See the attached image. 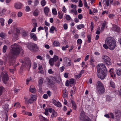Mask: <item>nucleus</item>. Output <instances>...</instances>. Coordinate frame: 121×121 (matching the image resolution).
<instances>
[{
    "label": "nucleus",
    "instance_id": "obj_45",
    "mask_svg": "<svg viewBox=\"0 0 121 121\" xmlns=\"http://www.w3.org/2000/svg\"><path fill=\"white\" fill-rule=\"evenodd\" d=\"M4 90V87L2 86H0V95H2V94Z\"/></svg>",
    "mask_w": 121,
    "mask_h": 121
},
{
    "label": "nucleus",
    "instance_id": "obj_20",
    "mask_svg": "<svg viewBox=\"0 0 121 121\" xmlns=\"http://www.w3.org/2000/svg\"><path fill=\"white\" fill-rule=\"evenodd\" d=\"M44 10L45 14L48 15L49 11V8L47 6L46 7L44 8Z\"/></svg>",
    "mask_w": 121,
    "mask_h": 121
},
{
    "label": "nucleus",
    "instance_id": "obj_5",
    "mask_svg": "<svg viewBox=\"0 0 121 121\" xmlns=\"http://www.w3.org/2000/svg\"><path fill=\"white\" fill-rule=\"evenodd\" d=\"M102 59L103 62L106 65L108 66L111 65V60L108 56L103 55L102 56Z\"/></svg>",
    "mask_w": 121,
    "mask_h": 121
},
{
    "label": "nucleus",
    "instance_id": "obj_44",
    "mask_svg": "<svg viewBox=\"0 0 121 121\" xmlns=\"http://www.w3.org/2000/svg\"><path fill=\"white\" fill-rule=\"evenodd\" d=\"M7 49V46L5 45L4 46L3 48V52L4 53H5L6 52V50Z\"/></svg>",
    "mask_w": 121,
    "mask_h": 121
},
{
    "label": "nucleus",
    "instance_id": "obj_30",
    "mask_svg": "<svg viewBox=\"0 0 121 121\" xmlns=\"http://www.w3.org/2000/svg\"><path fill=\"white\" fill-rule=\"evenodd\" d=\"M91 35L90 34L87 35V37L88 39L87 41L89 43H90L91 41Z\"/></svg>",
    "mask_w": 121,
    "mask_h": 121
},
{
    "label": "nucleus",
    "instance_id": "obj_52",
    "mask_svg": "<svg viewBox=\"0 0 121 121\" xmlns=\"http://www.w3.org/2000/svg\"><path fill=\"white\" fill-rule=\"evenodd\" d=\"M39 1L38 0H35L34 2V6H36L39 4Z\"/></svg>",
    "mask_w": 121,
    "mask_h": 121
},
{
    "label": "nucleus",
    "instance_id": "obj_40",
    "mask_svg": "<svg viewBox=\"0 0 121 121\" xmlns=\"http://www.w3.org/2000/svg\"><path fill=\"white\" fill-rule=\"evenodd\" d=\"M60 63L59 61H58L55 63L54 65L55 66L58 67L60 66Z\"/></svg>",
    "mask_w": 121,
    "mask_h": 121
},
{
    "label": "nucleus",
    "instance_id": "obj_56",
    "mask_svg": "<svg viewBox=\"0 0 121 121\" xmlns=\"http://www.w3.org/2000/svg\"><path fill=\"white\" fill-rule=\"evenodd\" d=\"M55 105L59 107H61V104L59 102H57Z\"/></svg>",
    "mask_w": 121,
    "mask_h": 121
},
{
    "label": "nucleus",
    "instance_id": "obj_59",
    "mask_svg": "<svg viewBox=\"0 0 121 121\" xmlns=\"http://www.w3.org/2000/svg\"><path fill=\"white\" fill-rule=\"evenodd\" d=\"M31 80V78L30 77L27 78L26 80V84L27 85H28V82Z\"/></svg>",
    "mask_w": 121,
    "mask_h": 121
},
{
    "label": "nucleus",
    "instance_id": "obj_22",
    "mask_svg": "<svg viewBox=\"0 0 121 121\" xmlns=\"http://www.w3.org/2000/svg\"><path fill=\"white\" fill-rule=\"evenodd\" d=\"M57 115L58 114L57 112H56L55 110H53L51 115V117L53 118L56 117Z\"/></svg>",
    "mask_w": 121,
    "mask_h": 121
},
{
    "label": "nucleus",
    "instance_id": "obj_27",
    "mask_svg": "<svg viewBox=\"0 0 121 121\" xmlns=\"http://www.w3.org/2000/svg\"><path fill=\"white\" fill-rule=\"evenodd\" d=\"M60 43L56 41H54L53 43V46H60Z\"/></svg>",
    "mask_w": 121,
    "mask_h": 121
},
{
    "label": "nucleus",
    "instance_id": "obj_9",
    "mask_svg": "<svg viewBox=\"0 0 121 121\" xmlns=\"http://www.w3.org/2000/svg\"><path fill=\"white\" fill-rule=\"evenodd\" d=\"M63 60L65 66H69L71 65V62L70 59L66 57H65L64 58Z\"/></svg>",
    "mask_w": 121,
    "mask_h": 121
},
{
    "label": "nucleus",
    "instance_id": "obj_32",
    "mask_svg": "<svg viewBox=\"0 0 121 121\" xmlns=\"http://www.w3.org/2000/svg\"><path fill=\"white\" fill-rule=\"evenodd\" d=\"M5 12L6 10L4 9L0 10V16H2L3 15Z\"/></svg>",
    "mask_w": 121,
    "mask_h": 121
},
{
    "label": "nucleus",
    "instance_id": "obj_41",
    "mask_svg": "<svg viewBox=\"0 0 121 121\" xmlns=\"http://www.w3.org/2000/svg\"><path fill=\"white\" fill-rule=\"evenodd\" d=\"M114 70L113 69L111 68L109 71L108 72L110 73V74H113L114 75H116L115 72L114 71Z\"/></svg>",
    "mask_w": 121,
    "mask_h": 121
},
{
    "label": "nucleus",
    "instance_id": "obj_3",
    "mask_svg": "<svg viewBox=\"0 0 121 121\" xmlns=\"http://www.w3.org/2000/svg\"><path fill=\"white\" fill-rule=\"evenodd\" d=\"M26 60L25 59V61L22 59H20L19 61L22 63V68H24L25 67H28L29 66L30 67L31 65V61L28 58H26Z\"/></svg>",
    "mask_w": 121,
    "mask_h": 121
},
{
    "label": "nucleus",
    "instance_id": "obj_50",
    "mask_svg": "<svg viewBox=\"0 0 121 121\" xmlns=\"http://www.w3.org/2000/svg\"><path fill=\"white\" fill-rule=\"evenodd\" d=\"M94 26L95 25L93 22H91V31L93 30Z\"/></svg>",
    "mask_w": 121,
    "mask_h": 121
},
{
    "label": "nucleus",
    "instance_id": "obj_62",
    "mask_svg": "<svg viewBox=\"0 0 121 121\" xmlns=\"http://www.w3.org/2000/svg\"><path fill=\"white\" fill-rule=\"evenodd\" d=\"M26 11L27 12L29 11L30 10V8L28 6H26Z\"/></svg>",
    "mask_w": 121,
    "mask_h": 121
},
{
    "label": "nucleus",
    "instance_id": "obj_13",
    "mask_svg": "<svg viewBox=\"0 0 121 121\" xmlns=\"http://www.w3.org/2000/svg\"><path fill=\"white\" fill-rule=\"evenodd\" d=\"M23 4L20 2L16 3L14 4V7L16 9H20L22 7Z\"/></svg>",
    "mask_w": 121,
    "mask_h": 121
},
{
    "label": "nucleus",
    "instance_id": "obj_18",
    "mask_svg": "<svg viewBox=\"0 0 121 121\" xmlns=\"http://www.w3.org/2000/svg\"><path fill=\"white\" fill-rule=\"evenodd\" d=\"M102 88L101 89H98L97 90V91L99 94H101L104 93V88Z\"/></svg>",
    "mask_w": 121,
    "mask_h": 121
},
{
    "label": "nucleus",
    "instance_id": "obj_17",
    "mask_svg": "<svg viewBox=\"0 0 121 121\" xmlns=\"http://www.w3.org/2000/svg\"><path fill=\"white\" fill-rule=\"evenodd\" d=\"M30 36L31 38L33 39L34 41H36L37 40V37L34 33H31Z\"/></svg>",
    "mask_w": 121,
    "mask_h": 121
},
{
    "label": "nucleus",
    "instance_id": "obj_16",
    "mask_svg": "<svg viewBox=\"0 0 121 121\" xmlns=\"http://www.w3.org/2000/svg\"><path fill=\"white\" fill-rule=\"evenodd\" d=\"M86 117H88L86 116L85 115L84 112H82L80 113V119L83 120L84 121L86 119Z\"/></svg>",
    "mask_w": 121,
    "mask_h": 121
},
{
    "label": "nucleus",
    "instance_id": "obj_48",
    "mask_svg": "<svg viewBox=\"0 0 121 121\" xmlns=\"http://www.w3.org/2000/svg\"><path fill=\"white\" fill-rule=\"evenodd\" d=\"M94 61L95 60L93 56L92 55H91L90 56V62H94Z\"/></svg>",
    "mask_w": 121,
    "mask_h": 121
},
{
    "label": "nucleus",
    "instance_id": "obj_38",
    "mask_svg": "<svg viewBox=\"0 0 121 121\" xmlns=\"http://www.w3.org/2000/svg\"><path fill=\"white\" fill-rule=\"evenodd\" d=\"M55 30V28L53 26H52L49 32L50 33H53V31Z\"/></svg>",
    "mask_w": 121,
    "mask_h": 121
},
{
    "label": "nucleus",
    "instance_id": "obj_47",
    "mask_svg": "<svg viewBox=\"0 0 121 121\" xmlns=\"http://www.w3.org/2000/svg\"><path fill=\"white\" fill-rule=\"evenodd\" d=\"M22 35L23 36H26L28 35V33L25 31H23L22 33Z\"/></svg>",
    "mask_w": 121,
    "mask_h": 121
},
{
    "label": "nucleus",
    "instance_id": "obj_46",
    "mask_svg": "<svg viewBox=\"0 0 121 121\" xmlns=\"http://www.w3.org/2000/svg\"><path fill=\"white\" fill-rule=\"evenodd\" d=\"M110 84L111 86L113 88H114L115 87V83L112 81L111 80L110 82Z\"/></svg>",
    "mask_w": 121,
    "mask_h": 121
},
{
    "label": "nucleus",
    "instance_id": "obj_29",
    "mask_svg": "<svg viewBox=\"0 0 121 121\" xmlns=\"http://www.w3.org/2000/svg\"><path fill=\"white\" fill-rule=\"evenodd\" d=\"M84 27L85 25H84L83 24H81L78 25H77V28L78 29L80 30L82 28H84Z\"/></svg>",
    "mask_w": 121,
    "mask_h": 121
},
{
    "label": "nucleus",
    "instance_id": "obj_49",
    "mask_svg": "<svg viewBox=\"0 0 121 121\" xmlns=\"http://www.w3.org/2000/svg\"><path fill=\"white\" fill-rule=\"evenodd\" d=\"M82 40L80 39H78L77 41V44H79V45H81L82 43Z\"/></svg>",
    "mask_w": 121,
    "mask_h": 121
},
{
    "label": "nucleus",
    "instance_id": "obj_57",
    "mask_svg": "<svg viewBox=\"0 0 121 121\" xmlns=\"http://www.w3.org/2000/svg\"><path fill=\"white\" fill-rule=\"evenodd\" d=\"M81 75L79 74H78L76 75L75 76V78L76 79H79L81 76Z\"/></svg>",
    "mask_w": 121,
    "mask_h": 121
},
{
    "label": "nucleus",
    "instance_id": "obj_53",
    "mask_svg": "<svg viewBox=\"0 0 121 121\" xmlns=\"http://www.w3.org/2000/svg\"><path fill=\"white\" fill-rule=\"evenodd\" d=\"M22 15V13L20 11L18 12L17 13V16L19 17H21Z\"/></svg>",
    "mask_w": 121,
    "mask_h": 121
},
{
    "label": "nucleus",
    "instance_id": "obj_37",
    "mask_svg": "<svg viewBox=\"0 0 121 121\" xmlns=\"http://www.w3.org/2000/svg\"><path fill=\"white\" fill-rule=\"evenodd\" d=\"M6 36V34L3 32H1L0 33V37L2 39H4Z\"/></svg>",
    "mask_w": 121,
    "mask_h": 121
},
{
    "label": "nucleus",
    "instance_id": "obj_10",
    "mask_svg": "<svg viewBox=\"0 0 121 121\" xmlns=\"http://www.w3.org/2000/svg\"><path fill=\"white\" fill-rule=\"evenodd\" d=\"M116 121H119L120 117L121 116V112L119 110H115V111Z\"/></svg>",
    "mask_w": 121,
    "mask_h": 121
},
{
    "label": "nucleus",
    "instance_id": "obj_42",
    "mask_svg": "<svg viewBox=\"0 0 121 121\" xmlns=\"http://www.w3.org/2000/svg\"><path fill=\"white\" fill-rule=\"evenodd\" d=\"M41 4L42 6H44L46 4V2L45 0H42L41 1Z\"/></svg>",
    "mask_w": 121,
    "mask_h": 121
},
{
    "label": "nucleus",
    "instance_id": "obj_61",
    "mask_svg": "<svg viewBox=\"0 0 121 121\" xmlns=\"http://www.w3.org/2000/svg\"><path fill=\"white\" fill-rule=\"evenodd\" d=\"M103 47L106 49H107L108 48V46L106 44H104L103 45Z\"/></svg>",
    "mask_w": 121,
    "mask_h": 121
},
{
    "label": "nucleus",
    "instance_id": "obj_26",
    "mask_svg": "<svg viewBox=\"0 0 121 121\" xmlns=\"http://www.w3.org/2000/svg\"><path fill=\"white\" fill-rule=\"evenodd\" d=\"M39 11L37 9H36L33 13V14L34 16H37L39 14Z\"/></svg>",
    "mask_w": 121,
    "mask_h": 121
},
{
    "label": "nucleus",
    "instance_id": "obj_8",
    "mask_svg": "<svg viewBox=\"0 0 121 121\" xmlns=\"http://www.w3.org/2000/svg\"><path fill=\"white\" fill-rule=\"evenodd\" d=\"M58 59V56L56 55L54 56L53 58H50L49 61V63L50 65L53 66L54 65V62L56 61Z\"/></svg>",
    "mask_w": 121,
    "mask_h": 121
},
{
    "label": "nucleus",
    "instance_id": "obj_54",
    "mask_svg": "<svg viewBox=\"0 0 121 121\" xmlns=\"http://www.w3.org/2000/svg\"><path fill=\"white\" fill-rule=\"evenodd\" d=\"M16 106L17 108H19L20 107V105L19 103H16L14 105V106Z\"/></svg>",
    "mask_w": 121,
    "mask_h": 121
},
{
    "label": "nucleus",
    "instance_id": "obj_34",
    "mask_svg": "<svg viewBox=\"0 0 121 121\" xmlns=\"http://www.w3.org/2000/svg\"><path fill=\"white\" fill-rule=\"evenodd\" d=\"M70 12L72 13H74L76 15H77V12L76 9H72L71 11Z\"/></svg>",
    "mask_w": 121,
    "mask_h": 121
},
{
    "label": "nucleus",
    "instance_id": "obj_43",
    "mask_svg": "<svg viewBox=\"0 0 121 121\" xmlns=\"http://www.w3.org/2000/svg\"><path fill=\"white\" fill-rule=\"evenodd\" d=\"M37 67V64L36 62H34L33 63L32 65L33 68L34 69H35Z\"/></svg>",
    "mask_w": 121,
    "mask_h": 121
},
{
    "label": "nucleus",
    "instance_id": "obj_11",
    "mask_svg": "<svg viewBox=\"0 0 121 121\" xmlns=\"http://www.w3.org/2000/svg\"><path fill=\"white\" fill-rule=\"evenodd\" d=\"M104 68H106L105 65L103 63L99 64L97 65V73L102 70V69H104Z\"/></svg>",
    "mask_w": 121,
    "mask_h": 121
},
{
    "label": "nucleus",
    "instance_id": "obj_21",
    "mask_svg": "<svg viewBox=\"0 0 121 121\" xmlns=\"http://www.w3.org/2000/svg\"><path fill=\"white\" fill-rule=\"evenodd\" d=\"M71 103L72 106L73 108V109L75 110L77 108L76 103L73 100H71Z\"/></svg>",
    "mask_w": 121,
    "mask_h": 121
},
{
    "label": "nucleus",
    "instance_id": "obj_60",
    "mask_svg": "<svg viewBox=\"0 0 121 121\" xmlns=\"http://www.w3.org/2000/svg\"><path fill=\"white\" fill-rule=\"evenodd\" d=\"M55 84L54 82L52 81H51V82H50L49 85L52 87H53L54 86V84Z\"/></svg>",
    "mask_w": 121,
    "mask_h": 121
},
{
    "label": "nucleus",
    "instance_id": "obj_35",
    "mask_svg": "<svg viewBox=\"0 0 121 121\" xmlns=\"http://www.w3.org/2000/svg\"><path fill=\"white\" fill-rule=\"evenodd\" d=\"M52 13L54 15H57V12L56 9H53L52 10Z\"/></svg>",
    "mask_w": 121,
    "mask_h": 121
},
{
    "label": "nucleus",
    "instance_id": "obj_33",
    "mask_svg": "<svg viewBox=\"0 0 121 121\" xmlns=\"http://www.w3.org/2000/svg\"><path fill=\"white\" fill-rule=\"evenodd\" d=\"M4 19L2 18H0V22L2 26H4Z\"/></svg>",
    "mask_w": 121,
    "mask_h": 121
},
{
    "label": "nucleus",
    "instance_id": "obj_12",
    "mask_svg": "<svg viewBox=\"0 0 121 121\" xmlns=\"http://www.w3.org/2000/svg\"><path fill=\"white\" fill-rule=\"evenodd\" d=\"M37 98L36 96L35 95H32L30 99H26V101L28 103H29L30 104H31L33 102V101H35L36 100Z\"/></svg>",
    "mask_w": 121,
    "mask_h": 121
},
{
    "label": "nucleus",
    "instance_id": "obj_14",
    "mask_svg": "<svg viewBox=\"0 0 121 121\" xmlns=\"http://www.w3.org/2000/svg\"><path fill=\"white\" fill-rule=\"evenodd\" d=\"M108 22H106L105 21H104L102 24V26L101 28V31H103L104 30L105 28H107L108 27L107 24Z\"/></svg>",
    "mask_w": 121,
    "mask_h": 121
},
{
    "label": "nucleus",
    "instance_id": "obj_4",
    "mask_svg": "<svg viewBox=\"0 0 121 121\" xmlns=\"http://www.w3.org/2000/svg\"><path fill=\"white\" fill-rule=\"evenodd\" d=\"M102 70L97 73L98 77L101 80L104 79L106 77L107 73V70L106 68H104Z\"/></svg>",
    "mask_w": 121,
    "mask_h": 121
},
{
    "label": "nucleus",
    "instance_id": "obj_28",
    "mask_svg": "<svg viewBox=\"0 0 121 121\" xmlns=\"http://www.w3.org/2000/svg\"><path fill=\"white\" fill-rule=\"evenodd\" d=\"M113 30L117 32H119L120 30L119 28L117 26L115 25L113 29Z\"/></svg>",
    "mask_w": 121,
    "mask_h": 121
},
{
    "label": "nucleus",
    "instance_id": "obj_19",
    "mask_svg": "<svg viewBox=\"0 0 121 121\" xmlns=\"http://www.w3.org/2000/svg\"><path fill=\"white\" fill-rule=\"evenodd\" d=\"M39 117L41 121H49L48 119L41 115L39 116Z\"/></svg>",
    "mask_w": 121,
    "mask_h": 121
},
{
    "label": "nucleus",
    "instance_id": "obj_63",
    "mask_svg": "<svg viewBox=\"0 0 121 121\" xmlns=\"http://www.w3.org/2000/svg\"><path fill=\"white\" fill-rule=\"evenodd\" d=\"M13 22V20L11 18H10L8 21V24L9 25H10L12 22Z\"/></svg>",
    "mask_w": 121,
    "mask_h": 121
},
{
    "label": "nucleus",
    "instance_id": "obj_55",
    "mask_svg": "<svg viewBox=\"0 0 121 121\" xmlns=\"http://www.w3.org/2000/svg\"><path fill=\"white\" fill-rule=\"evenodd\" d=\"M74 80L72 78L70 79L69 83L71 84H74Z\"/></svg>",
    "mask_w": 121,
    "mask_h": 121
},
{
    "label": "nucleus",
    "instance_id": "obj_24",
    "mask_svg": "<svg viewBox=\"0 0 121 121\" xmlns=\"http://www.w3.org/2000/svg\"><path fill=\"white\" fill-rule=\"evenodd\" d=\"M115 72L118 75L120 76L121 75V69H117L115 70Z\"/></svg>",
    "mask_w": 121,
    "mask_h": 121
},
{
    "label": "nucleus",
    "instance_id": "obj_31",
    "mask_svg": "<svg viewBox=\"0 0 121 121\" xmlns=\"http://www.w3.org/2000/svg\"><path fill=\"white\" fill-rule=\"evenodd\" d=\"M104 3V2H105V4H106L107 7H108L109 5V3L110 0H103Z\"/></svg>",
    "mask_w": 121,
    "mask_h": 121
},
{
    "label": "nucleus",
    "instance_id": "obj_23",
    "mask_svg": "<svg viewBox=\"0 0 121 121\" xmlns=\"http://www.w3.org/2000/svg\"><path fill=\"white\" fill-rule=\"evenodd\" d=\"M43 80L44 79L43 78H41L38 81L39 86V88H41V86L43 84Z\"/></svg>",
    "mask_w": 121,
    "mask_h": 121
},
{
    "label": "nucleus",
    "instance_id": "obj_64",
    "mask_svg": "<svg viewBox=\"0 0 121 121\" xmlns=\"http://www.w3.org/2000/svg\"><path fill=\"white\" fill-rule=\"evenodd\" d=\"M86 119L84 121H91V119L88 117H86Z\"/></svg>",
    "mask_w": 121,
    "mask_h": 121
},
{
    "label": "nucleus",
    "instance_id": "obj_25",
    "mask_svg": "<svg viewBox=\"0 0 121 121\" xmlns=\"http://www.w3.org/2000/svg\"><path fill=\"white\" fill-rule=\"evenodd\" d=\"M30 91L32 93H34L36 92V90L33 86H31L30 88Z\"/></svg>",
    "mask_w": 121,
    "mask_h": 121
},
{
    "label": "nucleus",
    "instance_id": "obj_2",
    "mask_svg": "<svg viewBox=\"0 0 121 121\" xmlns=\"http://www.w3.org/2000/svg\"><path fill=\"white\" fill-rule=\"evenodd\" d=\"M105 43L108 46L109 49L111 50L114 49L116 45L115 40L110 38L106 39Z\"/></svg>",
    "mask_w": 121,
    "mask_h": 121
},
{
    "label": "nucleus",
    "instance_id": "obj_7",
    "mask_svg": "<svg viewBox=\"0 0 121 121\" xmlns=\"http://www.w3.org/2000/svg\"><path fill=\"white\" fill-rule=\"evenodd\" d=\"M27 47L30 50H32L34 52L38 50V47L36 44L34 43H30L28 44Z\"/></svg>",
    "mask_w": 121,
    "mask_h": 121
},
{
    "label": "nucleus",
    "instance_id": "obj_51",
    "mask_svg": "<svg viewBox=\"0 0 121 121\" xmlns=\"http://www.w3.org/2000/svg\"><path fill=\"white\" fill-rule=\"evenodd\" d=\"M18 34L15 33L13 35V38L16 39V40L17 39L18 36Z\"/></svg>",
    "mask_w": 121,
    "mask_h": 121
},
{
    "label": "nucleus",
    "instance_id": "obj_15",
    "mask_svg": "<svg viewBox=\"0 0 121 121\" xmlns=\"http://www.w3.org/2000/svg\"><path fill=\"white\" fill-rule=\"evenodd\" d=\"M97 85L96 86V90L99 89H101L104 88V87L102 83L100 81H99L97 82Z\"/></svg>",
    "mask_w": 121,
    "mask_h": 121
},
{
    "label": "nucleus",
    "instance_id": "obj_36",
    "mask_svg": "<svg viewBox=\"0 0 121 121\" xmlns=\"http://www.w3.org/2000/svg\"><path fill=\"white\" fill-rule=\"evenodd\" d=\"M58 17L60 19H62L63 17V14L62 12H58Z\"/></svg>",
    "mask_w": 121,
    "mask_h": 121
},
{
    "label": "nucleus",
    "instance_id": "obj_39",
    "mask_svg": "<svg viewBox=\"0 0 121 121\" xmlns=\"http://www.w3.org/2000/svg\"><path fill=\"white\" fill-rule=\"evenodd\" d=\"M84 5L85 7L87 8V9H89V7L88 6L86 0H84Z\"/></svg>",
    "mask_w": 121,
    "mask_h": 121
},
{
    "label": "nucleus",
    "instance_id": "obj_1",
    "mask_svg": "<svg viewBox=\"0 0 121 121\" xmlns=\"http://www.w3.org/2000/svg\"><path fill=\"white\" fill-rule=\"evenodd\" d=\"M12 48L11 49L10 53L11 55L13 56H18L21 51L19 45L14 43L12 45Z\"/></svg>",
    "mask_w": 121,
    "mask_h": 121
},
{
    "label": "nucleus",
    "instance_id": "obj_6",
    "mask_svg": "<svg viewBox=\"0 0 121 121\" xmlns=\"http://www.w3.org/2000/svg\"><path fill=\"white\" fill-rule=\"evenodd\" d=\"M1 75L3 77V80L4 83L6 85L10 86L11 84H9L8 82L9 79V77L7 72L3 71L1 73Z\"/></svg>",
    "mask_w": 121,
    "mask_h": 121
},
{
    "label": "nucleus",
    "instance_id": "obj_58",
    "mask_svg": "<svg viewBox=\"0 0 121 121\" xmlns=\"http://www.w3.org/2000/svg\"><path fill=\"white\" fill-rule=\"evenodd\" d=\"M66 19L67 20H69L71 19L70 16L69 15H66Z\"/></svg>",
    "mask_w": 121,
    "mask_h": 121
}]
</instances>
